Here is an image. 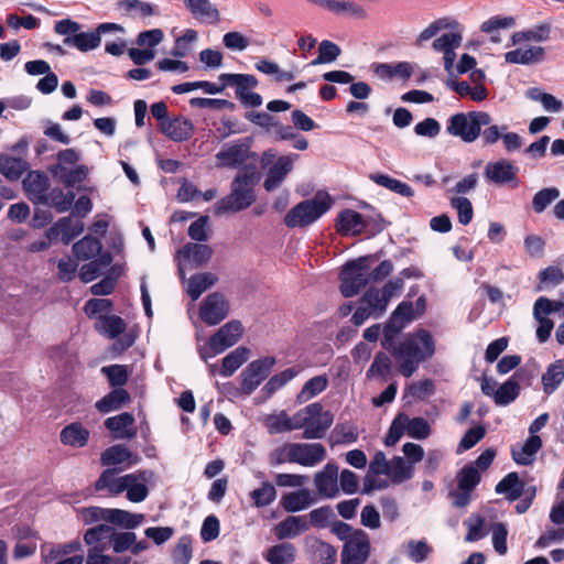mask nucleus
Returning <instances> with one entry per match:
<instances>
[{
	"mask_svg": "<svg viewBox=\"0 0 564 564\" xmlns=\"http://www.w3.org/2000/svg\"><path fill=\"white\" fill-rule=\"evenodd\" d=\"M386 338L383 347L391 351L394 357L399 372L410 378L419 368V365L431 358L435 352V344L432 335L425 329H419L410 334L399 345L391 347Z\"/></svg>",
	"mask_w": 564,
	"mask_h": 564,
	"instance_id": "f257e3e1",
	"label": "nucleus"
},
{
	"mask_svg": "<svg viewBox=\"0 0 564 564\" xmlns=\"http://www.w3.org/2000/svg\"><path fill=\"white\" fill-rule=\"evenodd\" d=\"M433 41L432 47L436 52L451 48H458L463 42V28L459 22L453 18H441L431 22L423 29L415 40L416 46H422L424 42Z\"/></svg>",
	"mask_w": 564,
	"mask_h": 564,
	"instance_id": "f03ea898",
	"label": "nucleus"
},
{
	"mask_svg": "<svg viewBox=\"0 0 564 564\" xmlns=\"http://www.w3.org/2000/svg\"><path fill=\"white\" fill-rule=\"evenodd\" d=\"M333 205L327 192L319 191L311 199L295 205L284 217L288 227H306L323 216Z\"/></svg>",
	"mask_w": 564,
	"mask_h": 564,
	"instance_id": "7ed1b4c3",
	"label": "nucleus"
},
{
	"mask_svg": "<svg viewBox=\"0 0 564 564\" xmlns=\"http://www.w3.org/2000/svg\"><path fill=\"white\" fill-rule=\"evenodd\" d=\"M491 121V116L485 111L459 112L449 118L446 131L451 135L470 143L478 139L481 128L489 126Z\"/></svg>",
	"mask_w": 564,
	"mask_h": 564,
	"instance_id": "20e7f679",
	"label": "nucleus"
},
{
	"mask_svg": "<svg viewBox=\"0 0 564 564\" xmlns=\"http://www.w3.org/2000/svg\"><path fill=\"white\" fill-rule=\"evenodd\" d=\"M404 434L411 438L426 440L432 434V429L424 417H410L401 412L393 419L384 437V445H395Z\"/></svg>",
	"mask_w": 564,
	"mask_h": 564,
	"instance_id": "39448f33",
	"label": "nucleus"
},
{
	"mask_svg": "<svg viewBox=\"0 0 564 564\" xmlns=\"http://www.w3.org/2000/svg\"><path fill=\"white\" fill-rule=\"evenodd\" d=\"M299 429L304 427L303 437L306 440L322 438L332 426L334 417L329 411H323L321 403H312L296 412Z\"/></svg>",
	"mask_w": 564,
	"mask_h": 564,
	"instance_id": "423d86ee",
	"label": "nucleus"
},
{
	"mask_svg": "<svg viewBox=\"0 0 564 564\" xmlns=\"http://www.w3.org/2000/svg\"><path fill=\"white\" fill-rule=\"evenodd\" d=\"M340 292L345 297L357 295L370 283V257H360L348 261L341 269Z\"/></svg>",
	"mask_w": 564,
	"mask_h": 564,
	"instance_id": "0eeeda50",
	"label": "nucleus"
},
{
	"mask_svg": "<svg viewBox=\"0 0 564 564\" xmlns=\"http://www.w3.org/2000/svg\"><path fill=\"white\" fill-rule=\"evenodd\" d=\"M370 474L384 475L392 484H402L414 475V467L404 457L394 456L388 459L381 451L377 452L370 462Z\"/></svg>",
	"mask_w": 564,
	"mask_h": 564,
	"instance_id": "6e6552de",
	"label": "nucleus"
},
{
	"mask_svg": "<svg viewBox=\"0 0 564 564\" xmlns=\"http://www.w3.org/2000/svg\"><path fill=\"white\" fill-rule=\"evenodd\" d=\"M243 333V326L239 321H230L223 325L206 343L199 348L202 359L207 360L224 352L239 341Z\"/></svg>",
	"mask_w": 564,
	"mask_h": 564,
	"instance_id": "1a4fd4ad",
	"label": "nucleus"
},
{
	"mask_svg": "<svg viewBox=\"0 0 564 564\" xmlns=\"http://www.w3.org/2000/svg\"><path fill=\"white\" fill-rule=\"evenodd\" d=\"M252 191V177L240 175L231 185V193L216 203L218 214L227 212H240L248 208L254 202Z\"/></svg>",
	"mask_w": 564,
	"mask_h": 564,
	"instance_id": "9d476101",
	"label": "nucleus"
},
{
	"mask_svg": "<svg viewBox=\"0 0 564 564\" xmlns=\"http://www.w3.org/2000/svg\"><path fill=\"white\" fill-rule=\"evenodd\" d=\"M276 153L273 150H268L262 153L261 164L263 167L271 165L267 172V177L263 182V187L268 191H274L278 188L288 174L293 170L294 163L299 159V155L295 153H291L288 155H282L276 159L274 163Z\"/></svg>",
	"mask_w": 564,
	"mask_h": 564,
	"instance_id": "9b49d317",
	"label": "nucleus"
},
{
	"mask_svg": "<svg viewBox=\"0 0 564 564\" xmlns=\"http://www.w3.org/2000/svg\"><path fill=\"white\" fill-rule=\"evenodd\" d=\"M387 297H384L380 289L370 288L358 301V307L351 316V322L356 326L362 325L369 317H381L388 307Z\"/></svg>",
	"mask_w": 564,
	"mask_h": 564,
	"instance_id": "f8f14e48",
	"label": "nucleus"
},
{
	"mask_svg": "<svg viewBox=\"0 0 564 564\" xmlns=\"http://www.w3.org/2000/svg\"><path fill=\"white\" fill-rule=\"evenodd\" d=\"M219 83L236 87V97L241 104L249 107H259L262 105V97L251 91L252 88L258 86V79L250 74H220L218 76Z\"/></svg>",
	"mask_w": 564,
	"mask_h": 564,
	"instance_id": "ddd939ff",
	"label": "nucleus"
},
{
	"mask_svg": "<svg viewBox=\"0 0 564 564\" xmlns=\"http://www.w3.org/2000/svg\"><path fill=\"white\" fill-rule=\"evenodd\" d=\"M456 479L457 489L452 490L449 496L455 507L463 508L469 503L471 491L480 481V473L475 465H466L457 473Z\"/></svg>",
	"mask_w": 564,
	"mask_h": 564,
	"instance_id": "4468645a",
	"label": "nucleus"
},
{
	"mask_svg": "<svg viewBox=\"0 0 564 564\" xmlns=\"http://www.w3.org/2000/svg\"><path fill=\"white\" fill-rule=\"evenodd\" d=\"M370 553V540L362 530H355L345 542L341 552V564H365Z\"/></svg>",
	"mask_w": 564,
	"mask_h": 564,
	"instance_id": "2eb2a0df",
	"label": "nucleus"
},
{
	"mask_svg": "<svg viewBox=\"0 0 564 564\" xmlns=\"http://www.w3.org/2000/svg\"><path fill=\"white\" fill-rule=\"evenodd\" d=\"M229 310V303L226 297L218 292H214L207 295L200 303L199 316L205 324L214 326L228 316Z\"/></svg>",
	"mask_w": 564,
	"mask_h": 564,
	"instance_id": "dca6fc26",
	"label": "nucleus"
},
{
	"mask_svg": "<svg viewBox=\"0 0 564 564\" xmlns=\"http://www.w3.org/2000/svg\"><path fill=\"white\" fill-rule=\"evenodd\" d=\"M275 362L274 358H262L251 361L241 372V390L250 394L268 377Z\"/></svg>",
	"mask_w": 564,
	"mask_h": 564,
	"instance_id": "f3484780",
	"label": "nucleus"
},
{
	"mask_svg": "<svg viewBox=\"0 0 564 564\" xmlns=\"http://www.w3.org/2000/svg\"><path fill=\"white\" fill-rule=\"evenodd\" d=\"M326 448L321 443H292V463L314 467L325 460Z\"/></svg>",
	"mask_w": 564,
	"mask_h": 564,
	"instance_id": "a211bd4d",
	"label": "nucleus"
},
{
	"mask_svg": "<svg viewBox=\"0 0 564 564\" xmlns=\"http://www.w3.org/2000/svg\"><path fill=\"white\" fill-rule=\"evenodd\" d=\"M518 169L510 161L500 159L495 162H489L485 167V177L487 181L496 185L511 184L512 187L519 185L517 178Z\"/></svg>",
	"mask_w": 564,
	"mask_h": 564,
	"instance_id": "6ab92c4d",
	"label": "nucleus"
},
{
	"mask_svg": "<svg viewBox=\"0 0 564 564\" xmlns=\"http://www.w3.org/2000/svg\"><path fill=\"white\" fill-rule=\"evenodd\" d=\"M314 486L322 498H336L339 495L337 465L328 463L317 471L314 475Z\"/></svg>",
	"mask_w": 564,
	"mask_h": 564,
	"instance_id": "aec40b11",
	"label": "nucleus"
},
{
	"mask_svg": "<svg viewBox=\"0 0 564 564\" xmlns=\"http://www.w3.org/2000/svg\"><path fill=\"white\" fill-rule=\"evenodd\" d=\"M545 57L546 51L543 46L527 43L520 44L505 54L506 63L525 66L540 64Z\"/></svg>",
	"mask_w": 564,
	"mask_h": 564,
	"instance_id": "412c9836",
	"label": "nucleus"
},
{
	"mask_svg": "<svg viewBox=\"0 0 564 564\" xmlns=\"http://www.w3.org/2000/svg\"><path fill=\"white\" fill-rule=\"evenodd\" d=\"M104 424L115 440H132L138 433L135 419L129 412L107 417Z\"/></svg>",
	"mask_w": 564,
	"mask_h": 564,
	"instance_id": "4be33fe9",
	"label": "nucleus"
},
{
	"mask_svg": "<svg viewBox=\"0 0 564 564\" xmlns=\"http://www.w3.org/2000/svg\"><path fill=\"white\" fill-rule=\"evenodd\" d=\"M213 256V249L204 243L188 242L184 245L176 254L180 264V271L183 275L184 262H188L194 267L206 264Z\"/></svg>",
	"mask_w": 564,
	"mask_h": 564,
	"instance_id": "5701e85b",
	"label": "nucleus"
},
{
	"mask_svg": "<svg viewBox=\"0 0 564 564\" xmlns=\"http://www.w3.org/2000/svg\"><path fill=\"white\" fill-rule=\"evenodd\" d=\"M151 477L152 473L149 470H138L127 474V478L129 479L123 487V492H127V499L134 503L145 500L149 495L148 482Z\"/></svg>",
	"mask_w": 564,
	"mask_h": 564,
	"instance_id": "b1692460",
	"label": "nucleus"
},
{
	"mask_svg": "<svg viewBox=\"0 0 564 564\" xmlns=\"http://www.w3.org/2000/svg\"><path fill=\"white\" fill-rule=\"evenodd\" d=\"M414 318V308L412 302L403 301L391 314L384 327V337L392 338L401 332L408 323Z\"/></svg>",
	"mask_w": 564,
	"mask_h": 564,
	"instance_id": "393cba45",
	"label": "nucleus"
},
{
	"mask_svg": "<svg viewBox=\"0 0 564 564\" xmlns=\"http://www.w3.org/2000/svg\"><path fill=\"white\" fill-rule=\"evenodd\" d=\"M310 530L307 516H289L278 524L273 532L276 539H294Z\"/></svg>",
	"mask_w": 564,
	"mask_h": 564,
	"instance_id": "a878e982",
	"label": "nucleus"
},
{
	"mask_svg": "<svg viewBox=\"0 0 564 564\" xmlns=\"http://www.w3.org/2000/svg\"><path fill=\"white\" fill-rule=\"evenodd\" d=\"M23 187L32 203L41 204L50 188V181L44 173L31 171L23 180Z\"/></svg>",
	"mask_w": 564,
	"mask_h": 564,
	"instance_id": "bb28decb",
	"label": "nucleus"
},
{
	"mask_svg": "<svg viewBox=\"0 0 564 564\" xmlns=\"http://www.w3.org/2000/svg\"><path fill=\"white\" fill-rule=\"evenodd\" d=\"M551 32L552 23L550 21H543L531 29L514 32L511 36V42L513 45H520L529 42H547L551 39Z\"/></svg>",
	"mask_w": 564,
	"mask_h": 564,
	"instance_id": "cd10ccee",
	"label": "nucleus"
},
{
	"mask_svg": "<svg viewBox=\"0 0 564 564\" xmlns=\"http://www.w3.org/2000/svg\"><path fill=\"white\" fill-rule=\"evenodd\" d=\"M161 129L171 140L181 142L193 135L194 124L188 118L177 117L162 121Z\"/></svg>",
	"mask_w": 564,
	"mask_h": 564,
	"instance_id": "c85d7f7f",
	"label": "nucleus"
},
{
	"mask_svg": "<svg viewBox=\"0 0 564 564\" xmlns=\"http://www.w3.org/2000/svg\"><path fill=\"white\" fill-rule=\"evenodd\" d=\"M366 227L364 216L352 209H344L337 216L336 229L345 236L359 235Z\"/></svg>",
	"mask_w": 564,
	"mask_h": 564,
	"instance_id": "c756f323",
	"label": "nucleus"
},
{
	"mask_svg": "<svg viewBox=\"0 0 564 564\" xmlns=\"http://www.w3.org/2000/svg\"><path fill=\"white\" fill-rule=\"evenodd\" d=\"M314 503V495L308 489H300L284 494L280 500L281 507L289 513L306 510Z\"/></svg>",
	"mask_w": 564,
	"mask_h": 564,
	"instance_id": "7c9ffc66",
	"label": "nucleus"
},
{
	"mask_svg": "<svg viewBox=\"0 0 564 564\" xmlns=\"http://www.w3.org/2000/svg\"><path fill=\"white\" fill-rule=\"evenodd\" d=\"M249 150L245 144H227L216 154L217 166L237 167L246 162Z\"/></svg>",
	"mask_w": 564,
	"mask_h": 564,
	"instance_id": "2f4dec72",
	"label": "nucleus"
},
{
	"mask_svg": "<svg viewBox=\"0 0 564 564\" xmlns=\"http://www.w3.org/2000/svg\"><path fill=\"white\" fill-rule=\"evenodd\" d=\"M414 72V66L410 62H399L397 64L379 63L373 65L375 75L382 80L400 78L408 80Z\"/></svg>",
	"mask_w": 564,
	"mask_h": 564,
	"instance_id": "473e14b6",
	"label": "nucleus"
},
{
	"mask_svg": "<svg viewBox=\"0 0 564 564\" xmlns=\"http://www.w3.org/2000/svg\"><path fill=\"white\" fill-rule=\"evenodd\" d=\"M126 475H119L117 469L108 468L101 473L98 480L95 484L96 490H107L110 496H119L123 492L126 485Z\"/></svg>",
	"mask_w": 564,
	"mask_h": 564,
	"instance_id": "72a5a7b5",
	"label": "nucleus"
},
{
	"mask_svg": "<svg viewBox=\"0 0 564 564\" xmlns=\"http://www.w3.org/2000/svg\"><path fill=\"white\" fill-rule=\"evenodd\" d=\"M131 397L127 390L123 388L113 389L100 400H98L95 404L96 409L100 413H109L117 410H120L128 403H130Z\"/></svg>",
	"mask_w": 564,
	"mask_h": 564,
	"instance_id": "f704fd0d",
	"label": "nucleus"
},
{
	"mask_svg": "<svg viewBox=\"0 0 564 564\" xmlns=\"http://www.w3.org/2000/svg\"><path fill=\"white\" fill-rule=\"evenodd\" d=\"M541 447V437L531 435L523 444H518L512 448V457L517 464L530 465Z\"/></svg>",
	"mask_w": 564,
	"mask_h": 564,
	"instance_id": "c9c22d12",
	"label": "nucleus"
},
{
	"mask_svg": "<svg viewBox=\"0 0 564 564\" xmlns=\"http://www.w3.org/2000/svg\"><path fill=\"white\" fill-rule=\"evenodd\" d=\"M89 435V431L82 423L74 422L61 431V442L64 445L80 448L88 443Z\"/></svg>",
	"mask_w": 564,
	"mask_h": 564,
	"instance_id": "e433bc0d",
	"label": "nucleus"
},
{
	"mask_svg": "<svg viewBox=\"0 0 564 564\" xmlns=\"http://www.w3.org/2000/svg\"><path fill=\"white\" fill-rule=\"evenodd\" d=\"M250 357V350L247 347L240 346L230 351L221 360L219 375L224 378L232 376Z\"/></svg>",
	"mask_w": 564,
	"mask_h": 564,
	"instance_id": "4c0bfd02",
	"label": "nucleus"
},
{
	"mask_svg": "<svg viewBox=\"0 0 564 564\" xmlns=\"http://www.w3.org/2000/svg\"><path fill=\"white\" fill-rule=\"evenodd\" d=\"M264 558L269 564H293L296 547L290 542L275 544L265 551Z\"/></svg>",
	"mask_w": 564,
	"mask_h": 564,
	"instance_id": "58836bf2",
	"label": "nucleus"
},
{
	"mask_svg": "<svg viewBox=\"0 0 564 564\" xmlns=\"http://www.w3.org/2000/svg\"><path fill=\"white\" fill-rule=\"evenodd\" d=\"M127 324L117 315L99 316L95 329L102 336L115 339L126 332Z\"/></svg>",
	"mask_w": 564,
	"mask_h": 564,
	"instance_id": "ea45409f",
	"label": "nucleus"
},
{
	"mask_svg": "<svg viewBox=\"0 0 564 564\" xmlns=\"http://www.w3.org/2000/svg\"><path fill=\"white\" fill-rule=\"evenodd\" d=\"M185 3L195 19L212 24L219 21V12L209 0H186Z\"/></svg>",
	"mask_w": 564,
	"mask_h": 564,
	"instance_id": "a19ab883",
	"label": "nucleus"
},
{
	"mask_svg": "<svg viewBox=\"0 0 564 564\" xmlns=\"http://www.w3.org/2000/svg\"><path fill=\"white\" fill-rule=\"evenodd\" d=\"M217 281V275L212 272L194 274L187 281L186 292L193 301H196L205 291L214 286Z\"/></svg>",
	"mask_w": 564,
	"mask_h": 564,
	"instance_id": "79ce46f5",
	"label": "nucleus"
},
{
	"mask_svg": "<svg viewBox=\"0 0 564 564\" xmlns=\"http://www.w3.org/2000/svg\"><path fill=\"white\" fill-rule=\"evenodd\" d=\"M106 521L130 530L143 523L144 514L131 513L122 509H107Z\"/></svg>",
	"mask_w": 564,
	"mask_h": 564,
	"instance_id": "37998d69",
	"label": "nucleus"
},
{
	"mask_svg": "<svg viewBox=\"0 0 564 564\" xmlns=\"http://www.w3.org/2000/svg\"><path fill=\"white\" fill-rule=\"evenodd\" d=\"M102 243L99 239L86 236L73 245V252L78 260H90L101 256Z\"/></svg>",
	"mask_w": 564,
	"mask_h": 564,
	"instance_id": "c03bdc74",
	"label": "nucleus"
},
{
	"mask_svg": "<svg viewBox=\"0 0 564 564\" xmlns=\"http://www.w3.org/2000/svg\"><path fill=\"white\" fill-rule=\"evenodd\" d=\"M74 200L73 192L64 193L61 188H48L41 204L54 207L58 213H65L72 207Z\"/></svg>",
	"mask_w": 564,
	"mask_h": 564,
	"instance_id": "a18cd8bd",
	"label": "nucleus"
},
{
	"mask_svg": "<svg viewBox=\"0 0 564 564\" xmlns=\"http://www.w3.org/2000/svg\"><path fill=\"white\" fill-rule=\"evenodd\" d=\"M28 167V162L22 159L0 154V173L10 181L19 180Z\"/></svg>",
	"mask_w": 564,
	"mask_h": 564,
	"instance_id": "49530a36",
	"label": "nucleus"
},
{
	"mask_svg": "<svg viewBox=\"0 0 564 564\" xmlns=\"http://www.w3.org/2000/svg\"><path fill=\"white\" fill-rule=\"evenodd\" d=\"M564 380V360L558 359L551 364L542 376V384L545 393H553Z\"/></svg>",
	"mask_w": 564,
	"mask_h": 564,
	"instance_id": "de8ad7c7",
	"label": "nucleus"
},
{
	"mask_svg": "<svg viewBox=\"0 0 564 564\" xmlns=\"http://www.w3.org/2000/svg\"><path fill=\"white\" fill-rule=\"evenodd\" d=\"M64 44L74 46L80 52H88L97 48L100 45L101 36L96 31L94 32H79L73 36L64 39Z\"/></svg>",
	"mask_w": 564,
	"mask_h": 564,
	"instance_id": "09e8293b",
	"label": "nucleus"
},
{
	"mask_svg": "<svg viewBox=\"0 0 564 564\" xmlns=\"http://www.w3.org/2000/svg\"><path fill=\"white\" fill-rule=\"evenodd\" d=\"M296 413L293 416H289L285 412L268 415L264 420V424L268 431L272 434L284 433L292 430H297Z\"/></svg>",
	"mask_w": 564,
	"mask_h": 564,
	"instance_id": "8fccbe9b",
	"label": "nucleus"
},
{
	"mask_svg": "<svg viewBox=\"0 0 564 564\" xmlns=\"http://www.w3.org/2000/svg\"><path fill=\"white\" fill-rule=\"evenodd\" d=\"M496 492L507 495L510 501H514L522 496L523 484L521 482L517 473H509L496 486Z\"/></svg>",
	"mask_w": 564,
	"mask_h": 564,
	"instance_id": "3c124183",
	"label": "nucleus"
},
{
	"mask_svg": "<svg viewBox=\"0 0 564 564\" xmlns=\"http://www.w3.org/2000/svg\"><path fill=\"white\" fill-rule=\"evenodd\" d=\"M370 180L373 181L377 185H380L393 193H397L404 197L413 196L414 192L411 186L406 183H403L397 178H393L387 174H371Z\"/></svg>",
	"mask_w": 564,
	"mask_h": 564,
	"instance_id": "603ef678",
	"label": "nucleus"
},
{
	"mask_svg": "<svg viewBox=\"0 0 564 564\" xmlns=\"http://www.w3.org/2000/svg\"><path fill=\"white\" fill-rule=\"evenodd\" d=\"M132 452L124 445H112L101 453L100 462L102 466H115L131 460Z\"/></svg>",
	"mask_w": 564,
	"mask_h": 564,
	"instance_id": "864d4df0",
	"label": "nucleus"
},
{
	"mask_svg": "<svg viewBox=\"0 0 564 564\" xmlns=\"http://www.w3.org/2000/svg\"><path fill=\"white\" fill-rule=\"evenodd\" d=\"M111 261V254L106 252L98 257L96 260H93L89 263L84 264L79 270L80 280L85 283L95 280L102 269L110 265Z\"/></svg>",
	"mask_w": 564,
	"mask_h": 564,
	"instance_id": "5fc2aeb1",
	"label": "nucleus"
},
{
	"mask_svg": "<svg viewBox=\"0 0 564 564\" xmlns=\"http://www.w3.org/2000/svg\"><path fill=\"white\" fill-rule=\"evenodd\" d=\"M198 40L197 31L186 29L184 33L176 37L175 45L171 51V55L176 58H184L192 53L194 44Z\"/></svg>",
	"mask_w": 564,
	"mask_h": 564,
	"instance_id": "6e6d98bb",
	"label": "nucleus"
},
{
	"mask_svg": "<svg viewBox=\"0 0 564 564\" xmlns=\"http://www.w3.org/2000/svg\"><path fill=\"white\" fill-rule=\"evenodd\" d=\"M55 229L61 235L63 242L67 245L84 231L85 226L82 220L64 217L56 223Z\"/></svg>",
	"mask_w": 564,
	"mask_h": 564,
	"instance_id": "4d7b16f0",
	"label": "nucleus"
},
{
	"mask_svg": "<svg viewBox=\"0 0 564 564\" xmlns=\"http://www.w3.org/2000/svg\"><path fill=\"white\" fill-rule=\"evenodd\" d=\"M196 89H203L206 94L216 95L225 90V85H223V83L218 85L207 80H198L182 83L172 87V91L177 95L186 94Z\"/></svg>",
	"mask_w": 564,
	"mask_h": 564,
	"instance_id": "13d9d810",
	"label": "nucleus"
},
{
	"mask_svg": "<svg viewBox=\"0 0 564 564\" xmlns=\"http://www.w3.org/2000/svg\"><path fill=\"white\" fill-rule=\"evenodd\" d=\"M328 386V378L325 375L316 376L305 382L299 392L296 400L300 403L307 402L312 398L322 393Z\"/></svg>",
	"mask_w": 564,
	"mask_h": 564,
	"instance_id": "bf43d9fd",
	"label": "nucleus"
},
{
	"mask_svg": "<svg viewBox=\"0 0 564 564\" xmlns=\"http://www.w3.org/2000/svg\"><path fill=\"white\" fill-rule=\"evenodd\" d=\"M332 13L346 15L356 20H366L368 18V12L364 7L348 0H334Z\"/></svg>",
	"mask_w": 564,
	"mask_h": 564,
	"instance_id": "052dcab7",
	"label": "nucleus"
},
{
	"mask_svg": "<svg viewBox=\"0 0 564 564\" xmlns=\"http://www.w3.org/2000/svg\"><path fill=\"white\" fill-rule=\"evenodd\" d=\"M278 496V491L273 484L263 481L259 488L250 492V498L257 508H264L270 506Z\"/></svg>",
	"mask_w": 564,
	"mask_h": 564,
	"instance_id": "680f3d73",
	"label": "nucleus"
},
{
	"mask_svg": "<svg viewBox=\"0 0 564 564\" xmlns=\"http://www.w3.org/2000/svg\"><path fill=\"white\" fill-rule=\"evenodd\" d=\"M101 372L107 377L109 384L116 389L122 388L129 380L130 370L126 365H110L101 368Z\"/></svg>",
	"mask_w": 564,
	"mask_h": 564,
	"instance_id": "e2e57ef3",
	"label": "nucleus"
},
{
	"mask_svg": "<svg viewBox=\"0 0 564 564\" xmlns=\"http://www.w3.org/2000/svg\"><path fill=\"white\" fill-rule=\"evenodd\" d=\"M392 362L389 356L383 352H378L367 370V378H381L386 381L391 372Z\"/></svg>",
	"mask_w": 564,
	"mask_h": 564,
	"instance_id": "0e129e2a",
	"label": "nucleus"
},
{
	"mask_svg": "<svg viewBox=\"0 0 564 564\" xmlns=\"http://www.w3.org/2000/svg\"><path fill=\"white\" fill-rule=\"evenodd\" d=\"M88 170L84 165H77L74 169H65L63 172H56L53 175L58 178L66 187H74L84 182Z\"/></svg>",
	"mask_w": 564,
	"mask_h": 564,
	"instance_id": "69168bd1",
	"label": "nucleus"
},
{
	"mask_svg": "<svg viewBox=\"0 0 564 564\" xmlns=\"http://www.w3.org/2000/svg\"><path fill=\"white\" fill-rule=\"evenodd\" d=\"M118 8L127 14L138 17H150L155 12L154 7L151 3L140 0H119Z\"/></svg>",
	"mask_w": 564,
	"mask_h": 564,
	"instance_id": "338daca9",
	"label": "nucleus"
},
{
	"mask_svg": "<svg viewBox=\"0 0 564 564\" xmlns=\"http://www.w3.org/2000/svg\"><path fill=\"white\" fill-rule=\"evenodd\" d=\"M340 47L332 41L324 40L318 45V55L312 61V65L333 63L340 55Z\"/></svg>",
	"mask_w": 564,
	"mask_h": 564,
	"instance_id": "774afa93",
	"label": "nucleus"
}]
</instances>
